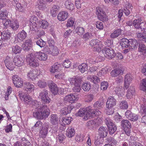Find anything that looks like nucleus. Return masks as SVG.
Here are the masks:
<instances>
[{
    "mask_svg": "<svg viewBox=\"0 0 146 146\" xmlns=\"http://www.w3.org/2000/svg\"><path fill=\"white\" fill-rule=\"evenodd\" d=\"M13 58L12 57L7 56L4 60L5 65L7 68L10 70H13L15 67V64L12 61Z\"/></svg>",
    "mask_w": 146,
    "mask_h": 146,
    "instance_id": "obj_8",
    "label": "nucleus"
},
{
    "mask_svg": "<svg viewBox=\"0 0 146 146\" xmlns=\"http://www.w3.org/2000/svg\"><path fill=\"white\" fill-rule=\"evenodd\" d=\"M104 58L101 56H99L95 59H92L88 60L87 62H88L89 63L91 64H94L96 63H98L99 62H101L102 61L104 60Z\"/></svg>",
    "mask_w": 146,
    "mask_h": 146,
    "instance_id": "obj_37",
    "label": "nucleus"
},
{
    "mask_svg": "<svg viewBox=\"0 0 146 146\" xmlns=\"http://www.w3.org/2000/svg\"><path fill=\"white\" fill-rule=\"evenodd\" d=\"M78 68L82 73H84L88 70L87 64L85 63H83L78 66Z\"/></svg>",
    "mask_w": 146,
    "mask_h": 146,
    "instance_id": "obj_42",
    "label": "nucleus"
},
{
    "mask_svg": "<svg viewBox=\"0 0 146 146\" xmlns=\"http://www.w3.org/2000/svg\"><path fill=\"white\" fill-rule=\"evenodd\" d=\"M123 71V68L120 67L112 70L110 74L112 77H115L119 75L122 74Z\"/></svg>",
    "mask_w": 146,
    "mask_h": 146,
    "instance_id": "obj_15",
    "label": "nucleus"
},
{
    "mask_svg": "<svg viewBox=\"0 0 146 146\" xmlns=\"http://www.w3.org/2000/svg\"><path fill=\"white\" fill-rule=\"evenodd\" d=\"M142 84L140 88V90L145 92L146 91V78L143 79Z\"/></svg>",
    "mask_w": 146,
    "mask_h": 146,
    "instance_id": "obj_64",
    "label": "nucleus"
},
{
    "mask_svg": "<svg viewBox=\"0 0 146 146\" xmlns=\"http://www.w3.org/2000/svg\"><path fill=\"white\" fill-rule=\"evenodd\" d=\"M36 43L37 45L42 48L45 46L46 44V42L42 39L40 38L36 41Z\"/></svg>",
    "mask_w": 146,
    "mask_h": 146,
    "instance_id": "obj_57",
    "label": "nucleus"
},
{
    "mask_svg": "<svg viewBox=\"0 0 146 146\" xmlns=\"http://www.w3.org/2000/svg\"><path fill=\"white\" fill-rule=\"evenodd\" d=\"M50 123L53 125H56L58 124L59 120L58 116L55 114H51L50 117Z\"/></svg>",
    "mask_w": 146,
    "mask_h": 146,
    "instance_id": "obj_22",
    "label": "nucleus"
},
{
    "mask_svg": "<svg viewBox=\"0 0 146 146\" xmlns=\"http://www.w3.org/2000/svg\"><path fill=\"white\" fill-rule=\"evenodd\" d=\"M108 131V129L103 126L100 127L98 129L99 135L102 138L105 137L107 136Z\"/></svg>",
    "mask_w": 146,
    "mask_h": 146,
    "instance_id": "obj_19",
    "label": "nucleus"
},
{
    "mask_svg": "<svg viewBox=\"0 0 146 146\" xmlns=\"http://www.w3.org/2000/svg\"><path fill=\"white\" fill-rule=\"evenodd\" d=\"M96 14L100 20L103 22L108 20L107 16L101 7H98L96 8Z\"/></svg>",
    "mask_w": 146,
    "mask_h": 146,
    "instance_id": "obj_5",
    "label": "nucleus"
},
{
    "mask_svg": "<svg viewBox=\"0 0 146 146\" xmlns=\"http://www.w3.org/2000/svg\"><path fill=\"white\" fill-rule=\"evenodd\" d=\"M119 108L122 109H126L128 107V105L127 102L124 100L121 101L119 104Z\"/></svg>",
    "mask_w": 146,
    "mask_h": 146,
    "instance_id": "obj_50",
    "label": "nucleus"
},
{
    "mask_svg": "<svg viewBox=\"0 0 146 146\" xmlns=\"http://www.w3.org/2000/svg\"><path fill=\"white\" fill-rule=\"evenodd\" d=\"M49 127L48 124L45 123L44 126L42 127L39 133V136L43 138H45L46 137L48 132V129Z\"/></svg>",
    "mask_w": 146,
    "mask_h": 146,
    "instance_id": "obj_11",
    "label": "nucleus"
},
{
    "mask_svg": "<svg viewBox=\"0 0 146 146\" xmlns=\"http://www.w3.org/2000/svg\"><path fill=\"white\" fill-rule=\"evenodd\" d=\"M131 75V74H127L125 76L124 81L125 88L127 89L130 83L132 81Z\"/></svg>",
    "mask_w": 146,
    "mask_h": 146,
    "instance_id": "obj_20",
    "label": "nucleus"
},
{
    "mask_svg": "<svg viewBox=\"0 0 146 146\" xmlns=\"http://www.w3.org/2000/svg\"><path fill=\"white\" fill-rule=\"evenodd\" d=\"M27 63L29 66L33 67H35L39 66L38 61L36 59V58L31 60L30 62H29Z\"/></svg>",
    "mask_w": 146,
    "mask_h": 146,
    "instance_id": "obj_47",
    "label": "nucleus"
},
{
    "mask_svg": "<svg viewBox=\"0 0 146 146\" xmlns=\"http://www.w3.org/2000/svg\"><path fill=\"white\" fill-rule=\"evenodd\" d=\"M40 23L41 24L40 27L43 29H46L48 26V22L45 20H41L40 21Z\"/></svg>",
    "mask_w": 146,
    "mask_h": 146,
    "instance_id": "obj_61",
    "label": "nucleus"
},
{
    "mask_svg": "<svg viewBox=\"0 0 146 146\" xmlns=\"http://www.w3.org/2000/svg\"><path fill=\"white\" fill-rule=\"evenodd\" d=\"M37 58L40 60L45 61L47 58V55L44 53L39 52L37 54Z\"/></svg>",
    "mask_w": 146,
    "mask_h": 146,
    "instance_id": "obj_40",
    "label": "nucleus"
},
{
    "mask_svg": "<svg viewBox=\"0 0 146 146\" xmlns=\"http://www.w3.org/2000/svg\"><path fill=\"white\" fill-rule=\"evenodd\" d=\"M24 85L25 90L29 93L31 92L34 90V86L29 82L24 83Z\"/></svg>",
    "mask_w": 146,
    "mask_h": 146,
    "instance_id": "obj_21",
    "label": "nucleus"
},
{
    "mask_svg": "<svg viewBox=\"0 0 146 146\" xmlns=\"http://www.w3.org/2000/svg\"><path fill=\"white\" fill-rule=\"evenodd\" d=\"M10 27L13 30H16L19 27L18 22L17 20L11 21V24L10 25Z\"/></svg>",
    "mask_w": 146,
    "mask_h": 146,
    "instance_id": "obj_46",
    "label": "nucleus"
},
{
    "mask_svg": "<svg viewBox=\"0 0 146 146\" xmlns=\"http://www.w3.org/2000/svg\"><path fill=\"white\" fill-rule=\"evenodd\" d=\"M66 136L63 133H60L57 137V141L60 143H64L66 139Z\"/></svg>",
    "mask_w": 146,
    "mask_h": 146,
    "instance_id": "obj_43",
    "label": "nucleus"
},
{
    "mask_svg": "<svg viewBox=\"0 0 146 146\" xmlns=\"http://www.w3.org/2000/svg\"><path fill=\"white\" fill-rule=\"evenodd\" d=\"M92 36H93L91 33L88 32L85 33L83 35L82 38L85 41H86L89 39L92 38Z\"/></svg>",
    "mask_w": 146,
    "mask_h": 146,
    "instance_id": "obj_52",
    "label": "nucleus"
},
{
    "mask_svg": "<svg viewBox=\"0 0 146 146\" xmlns=\"http://www.w3.org/2000/svg\"><path fill=\"white\" fill-rule=\"evenodd\" d=\"M12 79L13 83L16 87L21 88L23 84L22 79L18 75H13Z\"/></svg>",
    "mask_w": 146,
    "mask_h": 146,
    "instance_id": "obj_9",
    "label": "nucleus"
},
{
    "mask_svg": "<svg viewBox=\"0 0 146 146\" xmlns=\"http://www.w3.org/2000/svg\"><path fill=\"white\" fill-rule=\"evenodd\" d=\"M46 2L43 0H38L36 4V6L39 10H43L47 8Z\"/></svg>",
    "mask_w": 146,
    "mask_h": 146,
    "instance_id": "obj_17",
    "label": "nucleus"
},
{
    "mask_svg": "<svg viewBox=\"0 0 146 146\" xmlns=\"http://www.w3.org/2000/svg\"><path fill=\"white\" fill-rule=\"evenodd\" d=\"M116 94L118 95L119 96H121L123 95L124 92V89L121 86H119L115 88L114 90Z\"/></svg>",
    "mask_w": 146,
    "mask_h": 146,
    "instance_id": "obj_36",
    "label": "nucleus"
},
{
    "mask_svg": "<svg viewBox=\"0 0 146 146\" xmlns=\"http://www.w3.org/2000/svg\"><path fill=\"white\" fill-rule=\"evenodd\" d=\"M12 49L13 52L16 54L20 53L21 50V48L17 45L13 46Z\"/></svg>",
    "mask_w": 146,
    "mask_h": 146,
    "instance_id": "obj_53",
    "label": "nucleus"
},
{
    "mask_svg": "<svg viewBox=\"0 0 146 146\" xmlns=\"http://www.w3.org/2000/svg\"><path fill=\"white\" fill-rule=\"evenodd\" d=\"M72 109L70 106L61 109L60 111L61 114L62 115H66L71 112V111Z\"/></svg>",
    "mask_w": 146,
    "mask_h": 146,
    "instance_id": "obj_32",
    "label": "nucleus"
},
{
    "mask_svg": "<svg viewBox=\"0 0 146 146\" xmlns=\"http://www.w3.org/2000/svg\"><path fill=\"white\" fill-rule=\"evenodd\" d=\"M35 58V56L32 53H29L27 56L26 61L27 63L30 62Z\"/></svg>",
    "mask_w": 146,
    "mask_h": 146,
    "instance_id": "obj_60",
    "label": "nucleus"
},
{
    "mask_svg": "<svg viewBox=\"0 0 146 146\" xmlns=\"http://www.w3.org/2000/svg\"><path fill=\"white\" fill-rule=\"evenodd\" d=\"M69 80L70 83L74 85H80L82 81L81 78L79 77L71 78Z\"/></svg>",
    "mask_w": 146,
    "mask_h": 146,
    "instance_id": "obj_25",
    "label": "nucleus"
},
{
    "mask_svg": "<svg viewBox=\"0 0 146 146\" xmlns=\"http://www.w3.org/2000/svg\"><path fill=\"white\" fill-rule=\"evenodd\" d=\"M122 30L121 29H117L112 33L110 37L112 38H115L120 35L121 33Z\"/></svg>",
    "mask_w": 146,
    "mask_h": 146,
    "instance_id": "obj_35",
    "label": "nucleus"
},
{
    "mask_svg": "<svg viewBox=\"0 0 146 146\" xmlns=\"http://www.w3.org/2000/svg\"><path fill=\"white\" fill-rule=\"evenodd\" d=\"M82 88L85 91H88L91 88V85L88 82L84 83L82 84Z\"/></svg>",
    "mask_w": 146,
    "mask_h": 146,
    "instance_id": "obj_48",
    "label": "nucleus"
},
{
    "mask_svg": "<svg viewBox=\"0 0 146 146\" xmlns=\"http://www.w3.org/2000/svg\"><path fill=\"white\" fill-rule=\"evenodd\" d=\"M135 94V89L133 86H130L127 91L126 95L127 98H130Z\"/></svg>",
    "mask_w": 146,
    "mask_h": 146,
    "instance_id": "obj_31",
    "label": "nucleus"
},
{
    "mask_svg": "<svg viewBox=\"0 0 146 146\" xmlns=\"http://www.w3.org/2000/svg\"><path fill=\"white\" fill-rule=\"evenodd\" d=\"M138 51L142 52L143 54L146 55V48L145 45L143 43H139Z\"/></svg>",
    "mask_w": 146,
    "mask_h": 146,
    "instance_id": "obj_45",
    "label": "nucleus"
},
{
    "mask_svg": "<svg viewBox=\"0 0 146 146\" xmlns=\"http://www.w3.org/2000/svg\"><path fill=\"white\" fill-rule=\"evenodd\" d=\"M74 30L73 33H77L79 35H82L85 32L84 29L81 27H77L74 28Z\"/></svg>",
    "mask_w": 146,
    "mask_h": 146,
    "instance_id": "obj_38",
    "label": "nucleus"
},
{
    "mask_svg": "<svg viewBox=\"0 0 146 146\" xmlns=\"http://www.w3.org/2000/svg\"><path fill=\"white\" fill-rule=\"evenodd\" d=\"M27 76L32 80L34 79H35L36 77L35 71L34 70H31L30 72L28 73Z\"/></svg>",
    "mask_w": 146,
    "mask_h": 146,
    "instance_id": "obj_55",
    "label": "nucleus"
},
{
    "mask_svg": "<svg viewBox=\"0 0 146 146\" xmlns=\"http://www.w3.org/2000/svg\"><path fill=\"white\" fill-rule=\"evenodd\" d=\"M59 9V7L56 5H54L52 7L51 12L52 15L53 17H55L56 16Z\"/></svg>",
    "mask_w": 146,
    "mask_h": 146,
    "instance_id": "obj_49",
    "label": "nucleus"
},
{
    "mask_svg": "<svg viewBox=\"0 0 146 146\" xmlns=\"http://www.w3.org/2000/svg\"><path fill=\"white\" fill-rule=\"evenodd\" d=\"M66 131L67 136L70 138L74 136L75 134V131L73 127H69L67 129Z\"/></svg>",
    "mask_w": 146,
    "mask_h": 146,
    "instance_id": "obj_33",
    "label": "nucleus"
},
{
    "mask_svg": "<svg viewBox=\"0 0 146 146\" xmlns=\"http://www.w3.org/2000/svg\"><path fill=\"white\" fill-rule=\"evenodd\" d=\"M86 113L83 118L85 120H86L88 119L92 118L95 116H99L101 114V112L99 110L95 108L93 109L90 106L86 108Z\"/></svg>",
    "mask_w": 146,
    "mask_h": 146,
    "instance_id": "obj_3",
    "label": "nucleus"
},
{
    "mask_svg": "<svg viewBox=\"0 0 146 146\" xmlns=\"http://www.w3.org/2000/svg\"><path fill=\"white\" fill-rule=\"evenodd\" d=\"M68 16V14L67 12L65 11H61L60 12L58 15V19L60 21H64L65 20Z\"/></svg>",
    "mask_w": 146,
    "mask_h": 146,
    "instance_id": "obj_23",
    "label": "nucleus"
},
{
    "mask_svg": "<svg viewBox=\"0 0 146 146\" xmlns=\"http://www.w3.org/2000/svg\"><path fill=\"white\" fill-rule=\"evenodd\" d=\"M36 18L32 16L30 17V18L29 23L31 26L33 27V28L36 27Z\"/></svg>",
    "mask_w": 146,
    "mask_h": 146,
    "instance_id": "obj_56",
    "label": "nucleus"
},
{
    "mask_svg": "<svg viewBox=\"0 0 146 146\" xmlns=\"http://www.w3.org/2000/svg\"><path fill=\"white\" fill-rule=\"evenodd\" d=\"M130 39L128 40L127 38H123L121 39L120 44L123 49H125L129 47Z\"/></svg>",
    "mask_w": 146,
    "mask_h": 146,
    "instance_id": "obj_27",
    "label": "nucleus"
},
{
    "mask_svg": "<svg viewBox=\"0 0 146 146\" xmlns=\"http://www.w3.org/2000/svg\"><path fill=\"white\" fill-rule=\"evenodd\" d=\"M24 103L28 105H31L36 108L33 113V117L38 119H45L50 114V111L47 105H41L40 103L36 100H33L29 95L25 96L23 99Z\"/></svg>",
    "mask_w": 146,
    "mask_h": 146,
    "instance_id": "obj_1",
    "label": "nucleus"
},
{
    "mask_svg": "<svg viewBox=\"0 0 146 146\" xmlns=\"http://www.w3.org/2000/svg\"><path fill=\"white\" fill-rule=\"evenodd\" d=\"M65 5L66 8L70 10H73L74 8V5L70 0H68L66 1Z\"/></svg>",
    "mask_w": 146,
    "mask_h": 146,
    "instance_id": "obj_39",
    "label": "nucleus"
},
{
    "mask_svg": "<svg viewBox=\"0 0 146 146\" xmlns=\"http://www.w3.org/2000/svg\"><path fill=\"white\" fill-rule=\"evenodd\" d=\"M78 97L77 96H75V94H71L65 96L64 98L65 101H68L70 103H72L75 100H77Z\"/></svg>",
    "mask_w": 146,
    "mask_h": 146,
    "instance_id": "obj_16",
    "label": "nucleus"
},
{
    "mask_svg": "<svg viewBox=\"0 0 146 146\" xmlns=\"http://www.w3.org/2000/svg\"><path fill=\"white\" fill-rule=\"evenodd\" d=\"M49 86L52 93L54 95L57 94L58 87L57 85L52 81L49 82Z\"/></svg>",
    "mask_w": 146,
    "mask_h": 146,
    "instance_id": "obj_18",
    "label": "nucleus"
},
{
    "mask_svg": "<svg viewBox=\"0 0 146 146\" xmlns=\"http://www.w3.org/2000/svg\"><path fill=\"white\" fill-rule=\"evenodd\" d=\"M105 52V56L108 59H112L115 56L114 50L111 48H107L104 50Z\"/></svg>",
    "mask_w": 146,
    "mask_h": 146,
    "instance_id": "obj_12",
    "label": "nucleus"
},
{
    "mask_svg": "<svg viewBox=\"0 0 146 146\" xmlns=\"http://www.w3.org/2000/svg\"><path fill=\"white\" fill-rule=\"evenodd\" d=\"M48 91L45 89L43 90L39 94V96L41 99L42 103V105H46L49 104L51 101L50 98L48 96Z\"/></svg>",
    "mask_w": 146,
    "mask_h": 146,
    "instance_id": "obj_7",
    "label": "nucleus"
},
{
    "mask_svg": "<svg viewBox=\"0 0 146 146\" xmlns=\"http://www.w3.org/2000/svg\"><path fill=\"white\" fill-rule=\"evenodd\" d=\"M13 62L14 63L15 66L20 67L23 65L24 60L22 57L17 56L13 59Z\"/></svg>",
    "mask_w": 146,
    "mask_h": 146,
    "instance_id": "obj_14",
    "label": "nucleus"
},
{
    "mask_svg": "<svg viewBox=\"0 0 146 146\" xmlns=\"http://www.w3.org/2000/svg\"><path fill=\"white\" fill-rule=\"evenodd\" d=\"M121 126L126 134L128 136H129L132 127L129 121L127 119L122 120L121 121Z\"/></svg>",
    "mask_w": 146,
    "mask_h": 146,
    "instance_id": "obj_6",
    "label": "nucleus"
},
{
    "mask_svg": "<svg viewBox=\"0 0 146 146\" xmlns=\"http://www.w3.org/2000/svg\"><path fill=\"white\" fill-rule=\"evenodd\" d=\"M16 6L18 11L22 12L24 11L26 8V3L24 2V3L21 4L17 3L16 4Z\"/></svg>",
    "mask_w": 146,
    "mask_h": 146,
    "instance_id": "obj_41",
    "label": "nucleus"
},
{
    "mask_svg": "<svg viewBox=\"0 0 146 146\" xmlns=\"http://www.w3.org/2000/svg\"><path fill=\"white\" fill-rule=\"evenodd\" d=\"M140 113L144 115L146 114V104H142L140 106Z\"/></svg>",
    "mask_w": 146,
    "mask_h": 146,
    "instance_id": "obj_62",
    "label": "nucleus"
},
{
    "mask_svg": "<svg viewBox=\"0 0 146 146\" xmlns=\"http://www.w3.org/2000/svg\"><path fill=\"white\" fill-rule=\"evenodd\" d=\"M94 96L91 94L86 96L85 100V102H91L93 100Z\"/></svg>",
    "mask_w": 146,
    "mask_h": 146,
    "instance_id": "obj_58",
    "label": "nucleus"
},
{
    "mask_svg": "<svg viewBox=\"0 0 146 146\" xmlns=\"http://www.w3.org/2000/svg\"><path fill=\"white\" fill-rule=\"evenodd\" d=\"M11 34L8 30L3 31L2 33L1 39L3 41H5L9 39L10 38Z\"/></svg>",
    "mask_w": 146,
    "mask_h": 146,
    "instance_id": "obj_26",
    "label": "nucleus"
},
{
    "mask_svg": "<svg viewBox=\"0 0 146 146\" xmlns=\"http://www.w3.org/2000/svg\"><path fill=\"white\" fill-rule=\"evenodd\" d=\"M87 78L88 80L93 82L95 84L100 82V78L96 76H89Z\"/></svg>",
    "mask_w": 146,
    "mask_h": 146,
    "instance_id": "obj_29",
    "label": "nucleus"
},
{
    "mask_svg": "<svg viewBox=\"0 0 146 146\" xmlns=\"http://www.w3.org/2000/svg\"><path fill=\"white\" fill-rule=\"evenodd\" d=\"M116 104V100L113 97L110 96L108 98L106 103V114L110 115L113 114L114 112V106Z\"/></svg>",
    "mask_w": 146,
    "mask_h": 146,
    "instance_id": "obj_2",
    "label": "nucleus"
},
{
    "mask_svg": "<svg viewBox=\"0 0 146 146\" xmlns=\"http://www.w3.org/2000/svg\"><path fill=\"white\" fill-rule=\"evenodd\" d=\"M27 36L26 32L24 30H23L17 34L15 39L18 42L23 41L26 38Z\"/></svg>",
    "mask_w": 146,
    "mask_h": 146,
    "instance_id": "obj_13",
    "label": "nucleus"
},
{
    "mask_svg": "<svg viewBox=\"0 0 146 146\" xmlns=\"http://www.w3.org/2000/svg\"><path fill=\"white\" fill-rule=\"evenodd\" d=\"M108 128L109 133L111 135L113 134L117 130L116 126L114 123L110 126H108Z\"/></svg>",
    "mask_w": 146,
    "mask_h": 146,
    "instance_id": "obj_44",
    "label": "nucleus"
},
{
    "mask_svg": "<svg viewBox=\"0 0 146 146\" xmlns=\"http://www.w3.org/2000/svg\"><path fill=\"white\" fill-rule=\"evenodd\" d=\"M104 105V102L99 100L94 103L93 105V107L95 109L99 110L103 108Z\"/></svg>",
    "mask_w": 146,
    "mask_h": 146,
    "instance_id": "obj_30",
    "label": "nucleus"
},
{
    "mask_svg": "<svg viewBox=\"0 0 146 146\" xmlns=\"http://www.w3.org/2000/svg\"><path fill=\"white\" fill-rule=\"evenodd\" d=\"M90 44L94 47V51H99L101 49V42L97 39L91 40L90 42Z\"/></svg>",
    "mask_w": 146,
    "mask_h": 146,
    "instance_id": "obj_10",
    "label": "nucleus"
},
{
    "mask_svg": "<svg viewBox=\"0 0 146 146\" xmlns=\"http://www.w3.org/2000/svg\"><path fill=\"white\" fill-rule=\"evenodd\" d=\"M133 8L131 4L129 3H127L125 4L123 9V12L125 15L128 16L130 14V10H132Z\"/></svg>",
    "mask_w": 146,
    "mask_h": 146,
    "instance_id": "obj_24",
    "label": "nucleus"
},
{
    "mask_svg": "<svg viewBox=\"0 0 146 146\" xmlns=\"http://www.w3.org/2000/svg\"><path fill=\"white\" fill-rule=\"evenodd\" d=\"M60 66L59 64L58 63H54L50 68V72L52 73H54L59 71V68Z\"/></svg>",
    "mask_w": 146,
    "mask_h": 146,
    "instance_id": "obj_34",
    "label": "nucleus"
},
{
    "mask_svg": "<svg viewBox=\"0 0 146 146\" xmlns=\"http://www.w3.org/2000/svg\"><path fill=\"white\" fill-rule=\"evenodd\" d=\"M86 113V108H82L80 109L78 112L75 115L77 116H83L85 115Z\"/></svg>",
    "mask_w": 146,
    "mask_h": 146,
    "instance_id": "obj_59",
    "label": "nucleus"
},
{
    "mask_svg": "<svg viewBox=\"0 0 146 146\" xmlns=\"http://www.w3.org/2000/svg\"><path fill=\"white\" fill-rule=\"evenodd\" d=\"M72 120V118L70 117H68L63 118L62 122L64 125L68 124L70 123Z\"/></svg>",
    "mask_w": 146,
    "mask_h": 146,
    "instance_id": "obj_63",
    "label": "nucleus"
},
{
    "mask_svg": "<svg viewBox=\"0 0 146 146\" xmlns=\"http://www.w3.org/2000/svg\"><path fill=\"white\" fill-rule=\"evenodd\" d=\"M7 11L6 9L0 11V19L4 20L5 19L8 15Z\"/></svg>",
    "mask_w": 146,
    "mask_h": 146,
    "instance_id": "obj_51",
    "label": "nucleus"
},
{
    "mask_svg": "<svg viewBox=\"0 0 146 146\" xmlns=\"http://www.w3.org/2000/svg\"><path fill=\"white\" fill-rule=\"evenodd\" d=\"M139 43L136 40L130 39L129 47L131 48L132 50H135L137 49Z\"/></svg>",
    "mask_w": 146,
    "mask_h": 146,
    "instance_id": "obj_28",
    "label": "nucleus"
},
{
    "mask_svg": "<svg viewBox=\"0 0 146 146\" xmlns=\"http://www.w3.org/2000/svg\"><path fill=\"white\" fill-rule=\"evenodd\" d=\"M134 27L137 29H141L144 32L146 33V23L142 21L141 19L134 20L133 22Z\"/></svg>",
    "mask_w": 146,
    "mask_h": 146,
    "instance_id": "obj_4",
    "label": "nucleus"
},
{
    "mask_svg": "<svg viewBox=\"0 0 146 146\" xmlns=\"http://www.w3.org/2000/svg\"><path fill=\"white\" fill-rule=\"evenodd\" d=\"M96 124V122L94 120H90L88 121L86 123V126L89 129H92Z\"/></svg>",
    "mask_w": 146,
    "mask_h": 146,
    "instance_id": "obj_54",
    "label": "nucleus"
}]
</instances>
